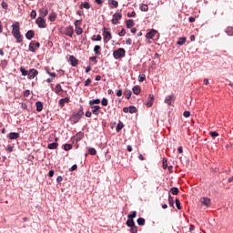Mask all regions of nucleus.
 Masks as SVG:
<instances>
[{"instance_id": "15", "label": "nucleus", "mask_w": 233, "mask_h": 233, "mask_svg": "<svg viewBox=\"0 0 233 233\" xmlns=\"http://www.w3.org/2000/svg\"><path fill=\"white\" fill-rule=\"evenodd\" d=\"M8 139H19V133L16 132H11L7 135Z\"/></svg>"}, {"instance_id": "57", "label": "nucleus", "mask_w": 233, "mask_h": 233, "mask_svg": "<svg viewBox=\"0 0 233 233\" xmlns=\"http://www.w3.org/2000/svg\"><path fill=\"white\" fill-rule=\"evenodd\" d=\"M90 83H92V79L87 78V79L85 81V86H88V85H90Z\"/></svg>"}, {"instance_id": "12", "label": "nucleus", "mask_w": 233, "mask_h": 233, "mask_svg": "<svg viewBox=\"0 0 233 233\" xmlns=\"http://www.w3.org/2000/svg\"><path fill=\"white\" fill-rule=\"evenodd\" d=\"M69 61L73 66H77V65L79 64V60H77V58H76V56H69Z\"/></svg>"}, {"instance_id": "5", "label": "nucleus", "mask_w": 233, "mask_h": 233, "mask_svg": "<svg viewBox=\"0 0 233 233\" xmlns=\"http://www.w3.org/2000/svg\"><path fill=\"white\" fill-rule=\"evenodd\" d=\"M40 46L41 44H39V42L31 41L29 44V52H35Z\"/></svg>"}, {"instance_id": "18", "label": "nucleus", "mask_w": 233, "mask_h": 233, "mask_svg": "<svg viewBox=\"0 0 233 233\" xmlns=\"http://www.w3.org/2000/svg\"><path fill=\"white\" fill-rule=\"evenodd\" d=\"M35 35V33L34 32V30H29V31H27V33L25 34V37H26V39H28L29 41H30V39H32Z\"/></svg>"}, {"instance_id": "59", "label": "nucleus", "mask_w": 233, "mask_h": 233, "mask_svg": "<svg viewBox=\"0 0 233 233\" xmlns=\"http://www.w3.org/2000/svg\"><path fill=\"white\" fill-rule=\"evenodd\" d=\"M183 116H184V117H190V112L189 111H185L183 113Z\"/></svg>"}, {"instance_id": "31", "label": "nucleus", "mask_w": 233, "mask_h": 233, "mask_svg": "<svg viewBox=\"0 0 233 233\" xmlns=\"http://www.w3.org/2000/svg\"><path fill=\"white\" fill-rule=\"evenodd\" d=\"M101 103V100L99 98L93 99L89 101V105L92 106V105H99Z\"/></svg>"}, {"instance_id": "63", "label": "nucleus", "mask_w": 233, "mask_h": 233, "mask_svg": "<svg viewBox=\"0 0 233 233\" xmlns=\"http://www.w3.org/2000/svg\"><path fill=\"white\" fill-rule=\"evenodd\" d=\"M2 8H5V9H6V8H8V4H6L5 2H2Z\"/></svg>"}, {"instance_id": "62", "label": "nucleus", "mask_w": 233, "mask_h": 233, "mask_svg": "<svg viewBox=\"0 0 233 233\" xmlns=\"http://www.w3.org/2000/svg\"><path fill=\"white\" fill-rule=\"evenodd\" d=\"M61 181H63V177L58 176V177H56V183H61Z\"/></svg>"}, {"instance_id": "30", "label": "nucleus", "mask_w": 233, "mask_h": 233, "mask_svg": "<svg viewBox=\"0 0 233 233\" xmlns=\"http://www.w3.org/2000/svg\"><path fill=\"white\" fill-rule=\"evenodd\" d=\"M80 8H86V10H90V3L85 2L84 4L80 5Z\"/></svg>"}, {"instance_id": "32", "label": "nucleus", "mask_w": 233, "mask_h": 233, "mask_svg": "<svg viewBox=\"0 0 233 233\" xmlns=\"http://www.w3.org/2000/svg\"><path fill=\"white\" fill-rule=\"evenodd\" d=\"M170 192L173 196H177V194H179V189L177 187H172Z\"/></svg>"}, {"instance_id": "46", "label": "nucleus", "mask_w": 233, "mask_h": 233, "mask_svg": "<svg viewBox=\"0 0 233 233\" xmlns=\"http://www.w3.org/2000/svg\"><path fill=\"white\" fill-rule=\"evenodd\" d=\"M30 17L31 19H35V17H37V13L35 12V10L31 11Z\"/></svg>"}, {"instance_id": "52", "label": "nucleus", "mask_w": 233, "mask_h": 233, "mask_svg": "<svg viewBox=\"0 0 233 233\" xmlns=\"http://www.w3.org/2000/svg\"><path fill=\"white\" fill-rule=\"evenodd\" d=\"M111 5H113L115 8H117L119 6V3L116 0H111Z\"/></svg>"}, {"instance_id": "35", "label": "nucleus", "mask_w": 233, "mask_h": 233, "mask_svg": "<svg viewBox=\"0 0 233 233\" xmlns=\"http://www.w3.org/2000/svg\"><path fill=\"white\" fill-rule=\"evenodd\" d=\"M140 10H141V12H148V5H145V4H142L140 5Z\"/></svg>"}, {"instance_id": "1", "label": "nucleus", "mask_w": 233, "mask_h": 233, "mask_svg": "<svg viewBox=\"0 0 233 233\" xmlns=\"http://www.w3.org/2000/svg\"><path fill=\"white\" fill-rule=\"evenodd\" d=\"M12 35L16 39V43H23V35L19 30V22L12 25Z\"/></svg>"}, {"instance_id": "29", "label": "nucleus", "mask_w": 233, "mask_h": 233, "mask_svg": "<svg viewBox=\"0 0 233 233\" xmlns=\"http://www.w3.org/2000/svg\"><path fill=\"white\" fill-rule=\"evenodd\" d=\"M126 25H127V28H132V26H134V25H135L134 20H132V19L127 20Z\"/></svg>"}, {"instance_id": "61", "label": "nucleus", "mask_w": 233, "mask_h": 233, "mask_svg": "<svg viewBox=\"0 0 233 233\" xmlns=\"http://www.w3.org/2000/svg\"><path fill=\"white\" fill-rule=\"evenodd\" d=\"M116 96L117 97H121L123 96V90L119 89L117 92H116Z\"/></svg>"}, {"instance_id": "23", "label": "nucleus", "mask_w": 233, "mask_h": 233, "mask_svg": "<svg viewBox=\"0 0 233 233\" xmlns=\"http://www.w3.org/2000/svg\"><path fill=\"white\" fill-rule=\"evenodd\" d=\"M132 90L136 96H139V94H141V88L139 86H135Z\"/></svg>"}, {"instance_id": "42", "label": "nucleus", "mask_w": 233, "mask_h": 233, "mask_svg": "<svg viewBox=\"0 0 233 233\" xmlns=\"http://www.w3.org/2000/svg\"><path fill=\"white\" fill-rule=\"evenodd\" d=\"M226 33L228 34V35L232 36L233 35V28L232 27H228L226 29Z\"/></svg>"}, {"instance_id": "39", "label": "nucleus", "mask_w": 233, "mask_h": 233, "mask_svg": "<svg viewBox=\"0 0 233 233\" xmlns=\"http://www.w3.org/2000/svg\"><path fill=\"white\" fill-rule=\"evenodd\" d=\"M136 112H137V108H136V106H129V113L130 114H136Z\"/></svg>"}, {"instance_id": "40", "label": "nucleus", "mask_w": 233, "mask_h": 233, "mask_svg": "<svg viewBox=\"0 0 233 233\" xmlns=\"http://www.w3.org/2000/svg\"><path fill=\"white\" fill-rule=\"evenodd\" d=\"M64 150L68 152V150H72V144H66L64 145Z\"/></svg>"}, {"instance_id": "53", "label": "nucleus", "mask_w": 233, "mask_h": 233, "mask_svg": "<svg viewBox=\"0 0 233 233\" xmlns=\"http://www.w3.org/2000/svg\"><path fill=\"white\" fill-rule=\"evenodd\" d=\"M127 34V31L125 30V28H122V30L118 33V35L120 37H123V35H125Z\"/></svg>"}, {"instance_id": "20", "label": "nucleus", "mask_w": 233, "mask_h": 233, "mask_svg": "<svg viewBox=\"0 0 233 233\" xmlns=\"http://www.w3.org/2000/svg\"><path fill=\"white\" fill-rule=\"evenodd\" d=\"M36 112H43V102L37 101L35 103Z\"/></svg>"}, {"instance_id": "19", "label": "nucleus", "mask_w": 233, "mask_h": 233, "mask_svg": "<svg viewBox=\"0 0 233 233\" xmlns=\"http://www.w3.org/2000/svg\"><path fill=\"white\" fill-rule=\"evenodd\" d=\"M57 147H59V144H57L56 142H53L47 145V148H49V150H56L57 149Z\"/></svg>"}, {"instance_id": "48", "label": "nucleus", "mask_w": 233, "mask_h": 233, "mask_svg": "<svg viewBox=\"0 0 233 233\" xmlns=\"http://www.w3.org/2000/svg\"><path fill=\"white\" fill-rule=\"evenodd\" d=\"M209 136L211 137H218V136H219V133L216 132V131H211V132H209Z\"/></svg>"}, {"instance_id": "56", "label": "nucleus", "mask_w": 233, "mask_h": 233, "mask_svg": "<svg viewBox=\"0 0 233 233\" xmlns=\"http://www.w3.org/2000/svg\"><path fill=\"white\" fill-rule=\"evenodd\" d=\"M74 170H77V165H73L72 167H71V168H69V171L70 172H74Z\"/></svg>"}, {"instance_id": "33", "label": "nucleus", "mask_w": 233, "mask_h": 233, "mask_svg": "<svg viewBox=\"0 0 233 233\" xmlns=\"http://www.w3.org/2000/svg\"><path fill=\"white\" fill-rule=\"evenodd\" d=\"M123 127H125V125H123L122 122H119L116 127V132H121V130H123Z\"/></svg>"}, {"instance_id": "51", "label": "nucleus", "mask_w": 233, "mask_h": 233, "mask_svg": "<svg viewBox=\"0 0 233 233\" xmlns=\"http://www.w3.org/2000/svg\"><path fill=\"white\" fill-rule=\"evenodd\" d=\"M130 232L131 233H137V226H132L131 228H130Z\"/></svg>"}, {"instance_id": "60", "label": "nucleus", "mask_w": 233, "mask_h": 233, "mask_svg": "<svg viewBox=\"0 0 233 233\" xmlns=\"http://www.w3.org/2000/svg\"><path fill=\"white\" fill-rule=\"evenodd\" d=\"M30 96V90L24 91V97H28Z\"/></svg>"}, {"instance_id": "58", "label": "nucleus", "mask_w": 233, "mask_h": 233, "mask_svg": "<svg viewBox=\"0 0 233 233\" xmlns=\"http://www.w3.org/2000/svg\"><path fill=\"white\" fill-rule=\"evenodd\" d=\"M6 150H7V152H14V147L8 145Z\"/></svg>"}, {"instance_id": "16", "label": "nucleus", "mask_w": 233, "mask_h": 233, "mask_svg": "<svg viewBox=\"0 0 233 233\" xmlns=\"http://www.w3.org/2000/svg\"><path fill=\"white\" fill-rule=\"evenodd\" d=\"M152 105H154V95H149V96L147 98V106L148 108H150V106H152Z\"/></svg>"}, {"instance_id": "14", "label": "nucleus", "mask_w": 233, "mask_h": 233, "mask_svg": "<svg viewBox=\"0 0 233 233\" xmlns=\"http://www.w3.org/2000/svg\"><path fill=\"white\" fill-rule=\"evenodd\" d=\"M66 35H68L69 37L74 35V27H72V25H69L66 28Z\"/></svg>"}, {"instance_id": "45", "label": "nucleus", "mask_w": 233, "mask_h": 233, "mask_svg": "<svg viewBox=\"0 0 233 233\" xmlns=\"http://www.w3.org/2000/svg\"><path fill=\"white\" fill-rule=\"evenodd\" d=\"M136 216H137V212L133 211L132 214L127 216V218H128V219H134V218H136Z\"/></svg>"}, {"instance_id": "3", "label": "nucleus", "mask_w": 233, "mask_h": 233, "mask_svg": "<svg viewBox=\"0 0 233 233\" xmlns=\"http://www.w3.org/2000/svg\"><path fill=\"white\" fill-rule=\"evenodd\" d=\"M38 28H46V20L38 16L35 20Z\"/></svg>"}, {"instance_id": "6", "label": "nucleus", "mask_w": 233, "mask_h": 233, "mask_svg": "<svg viewBox=\"0 0 233 233\" xmlns=\"http://www.w3.org/2000/svg\"><path fill=\"white\" fill-rule=\"evenodd\" d=\"M38 74H39V71H37V69H35V68L30 69L28 74H27V78L28 79H35V77H37Z\"/></svg>"}, {"instance_id": "34", "label": "nucleus", "mask_w": 233, "mask_h": 233, "mask_svg": "<svg viewBox=\"0 0 233 233\" xmlns=\"http://www.w3.org/2000/svg\"><path fill=\"white\" fill-rule=\"evenodd\" d=\"M88 154H90V156H96V154H97V151L94 147H89Z\"/></svg>"}, {"instance_id": "24", "label": "nucleus", "mask_w": 233, "mask_h": 233, "mask_svg": "<svg viewBox=\"0 0 233 233\" xmlns=\"http://www.w3.org/2000/svg\"><path fill=\"white\" fill-rule=\"evenodd\" d=\"M55 92L56 94H61V92H63V87L61 86V84H56V85Z\"/></svg>"}, {"instance_id": "38", "label": "nucleus", "mask_w": 233, "mask_h": 233, "mask_svg": "<svg viewBox=\"0 0 233 233\" xmlns=\"http://www.w3.org/2000/svg\"><path fill=\"white\" fill-rule=\"evenodd\" d=\"M75 32L76 35H81V34H83V28L76 27Z\"/></svg>"}, {"instance_id": "28", "label": "nucleus", "mask_w": 233, "mask_h": 233, "mask_svg": "<svg viewBox=\"0 0 233 233\" xmlns=\"http://www.w3.org/2000/svg\"><path fill=\"white\" fill-rule=\"evenodd\" d=\"M124 96H125L126 99H130V97H132V91L127 89L124 93Z\"/></svg>"}, {"instance_id": "8", "label": "nucleus", "mask_w": 233, "mask_h": 233, "mask_svg": "<svg viewBox=\"0 0 233 233\" xmlns=\"http://www.w3.org/2000/svg\"><path fill=\"white\" fill-rule=\"evenodd\" d=\"M121 17H123V15H121V13H115L113 15V19H112V24L113 25H117V23L119 22V19H121Z\"/></svg>"}, {"instance_id": "25", "label": "nucleus", "mask_w": 233, "mask_h": 233, "mask_svg": "<svg viewBox=\"0 0 233 233\" xmlns=\"http://www.w3.org/2000/svg\"><path fill=\"white\" fill-rule=\"evenodd\" d=\"M185 43H187V37H179L177 45H179L180 46L185 45Z\"/></svg>"}, {"instance_id": "27", "label": "nucleus", "mask_w": 233, "mask_h": 233, "mask_svg": "<svg viewBox=\"0 0 233 233\" xmlns=\"http://www.w3.org/2000/svg\"><path fill=\"white\" fill-rule=\"evenodd\" d=\"M126 225H127V226L129 227V228H130L136 226V222H134V219L128 218V219L127 220Z\"/></svg>"}, {"instance_id": "44", "label": "nucleus", "mask_w": 233, "mask_h": 233, "mask_svg": "<svg viewBox=\"0 0 233 233\" xmlns=\"http://www.w3.org/2000/svg\"><path fill=\"white\" fill-rule=\"evenodd\" d=\"M146 79H147V76H145V74L139 75V76H138V81H139L140 83H143V81H145Z\"/></svg>"}, {"instance_id": "36", "label": "nucleus", "mask_w": 233, "mask_h": 233, "mask_svg": "<svg viewBox=\"0 0 233 233\" xmlns=\"http://www.w3.org/2000/svg\"><path fill=\"white\" fill-rule=\"evenodd\" d=\"M137 225H139L140 227H143V225H145V218H137Z\"/></svg>"}, {"instance_id": "54", "label": "nucleus", "mask_w": 233, "mask_h": 233, "mask_svg": "<svg viewBox=\"0 0 233 233\" xmlns=\"http://www.w3.org/2000/svg\"><path fill=\"white\" fill-rule=\"evenodd\" d=\"M162 167L163 168H167V167H168V165L167 164V158H163Z\"/></svg>"}, {"instance_id": "22", "label": "nucleus", "mask_w": 233, "mask_h": 233, "mask_svg": "<svg viewBox=\"0 0 233 233\" xmlns=\"http://www.w3.org/2000/svg\"><path fill=\"white\" fill-rule=\"evenodd\" d=\"M48 19L51 21V23H54V21L57 19V14H56L55 12L51 13L48 16Z\"/></svg>"}, {"instance_id": "17", "label": "nucleus", "mask_w": 233, "mask_h": 233, "mask_svg": "<svg viewBox=\"0 0 233 233\" xmlns=\"http://www.w3.org/2000/svg\"><path fill=\"white\" fill-rule=\"evenodd\" d=\"M92 113L95 115V116H99V110H101V106H92Z\"/></svg>"}, {"instance_id": "11", "label": "nucleus", "mask_w": 233, "mask_h": 233, "mask_svg": "<svg viewBox=\"0 0 233 233\" xmlns=\"http://www.w3.org/2000/svg\"><path fill=\"white\" fill-rule=\"evenodd\" d=\"M80 119L81 118L76 114H74L70 116V121L73 125H76V123H79Z\"/></svg>"}, {"instance_id": "50", "label": "nucleus", "mask_w": 233, "mask_h": 233, "mask_svg": "<svg viewBox=\"0 0 233 233\" xmlns=\"http://www.w3.org/2000/svg\"><path fill=\"white\" fill-rule=\"evenodd\" d=\"M96 35H94V37L92 38V41H101L103 39V37L101 36V35H97L96 37Z\"/></svg>"}, {"instance_id": "37", "label": "nucleus", "mask_w": 233, "mask_h": 233, "mask_svg": "<svg viewBox=\"0 0 233 233\" xmlns=\"http://www.w3.org/2000/svg\"><path fill=\"white\" fill-rule=\"evenodd\" d=\"M168 204L169 207H174V197H172L171 195L168 196Z\"/></svg>"}, {"instance_id": "10", "label": "nucleus", "mask_w": 233, "mask_h": 233, "mask_svg": "<svg viewBox=\"0 0 233 233\" xmlns=\"http://www.w3.org/2000/svg\"><path fill=\"white\" fill-rule=\"evenodd\" d=\"M172 101H176V96L174 95H171L166 97V99L164 100V103H166L167 105H172Z\"/></svg>"}, {"instance_id": "2", "label": "nucleus", "mask_w": 233, "mask_h": 233, "mask_svg": "<svg viewBox=\"0 0 233 233\" xmlns=\"http://www.w3.org/2000/svg\"><path fill=\"white\" fill-rule=\"evenodd\" d=\"M127 54V51L124 48H118L113 52V57L116 59H123Z\"/></svg>"}, {"instance_id": "26", "label": "nucleus", "mask_w": 233, "mask_h": 233, "mask_svg": "<svg viewBox=\"0 0 233 233\" xmlns=\"http://www.w3.org/2000/svg\"><path fill=\"white\" fill-rule=\"evenodd\" d=\"M94 52L96 56H101V46H95Z\"/></svg>"}, {"instance_id": "9", "label": "nucleus", "mask_w": 233, "mask_h": 233, "mask_svg": "<svg viewBox=\"0 0 233 233\" xmlns=\"http://www.w3.org/2000/svg\"><path fill=\"white\" fill-rule=\"evenodd\" d=\"M156 34H157V31H156V29H151L148 33L146 34V38L154 39Z\"/></svg>"}, {"instance_id": "64", "label": "nucleus", "mask_w": 233, "mask_h": 233, "mask_svg": "<svg viewBox=\"0 0 233 233\" xmlns=\"http://www.w3.org/2000/svg\"><path fill=\"white\" fill-rule=\"evenodd\" d=\"M126 45H132V40L130 38H127L126 40Z\"/></svg>"}, {"instance_id": "7", "label": "nucleus", "mask_w": 233, "mask_h": 233, "mask_svg": "<svg viewBox=\"0 0 233 233\" xmlns=\"http://www.w3.org/2000/svg\"><path fill=\"white\" fill-rule=\"evenodd\" d=\"M38 14H39V16L38 17H41V18H44L46 17V15H48V8L46 7H42L38 10Z\"/></svg>"}, {"instance_id": "55", "label": "nucleus", "mask_w": 233, "mask_h": 233, "mask_svg": "<svg viewBox=\"0 0 233 233\" xmlns=\"http://www.w3.org/2000/svg\"><path fill=\"white\" fill-rule=\"evenodd\" d=\"M127 17H136V11H133L131 13H127Z\"/></svg>"}, {"instance_id": "4", "label": "nucleus", "mask_w": 233, "mask_h": 233, "mask_svg": "<svg viewBox=\"0 0 233 233\" xmlns=\"http://www.w3.org/2000/svg\"><path fill=\"white\" fill-rule=\"evenodd\" d=\"M104 43H108L112 39V34L110 31H106V27L103 28Z\"/></svg>"}, {"instance_id": "21", "label": "nucleus", "mask_w": 233, "mask_h": 233, "mask_svg": "<svg viewBox=\"0 0 233 233\" xmlns=\"http://www.w3.org/2000/svg\"><path fill=\"white\" fill-rule=\"evenodd\" d=\"M201 203H202V205H205V207H208L210 205L211 201H210V198H203L201 199Z\"/></svg>"}, {"instance_id": "43", "label": "nucleus", "mask_w": 233, "mask_h": 233, "mask_svg": "<svg viewBox=\"0 0 233 233\" xmlns=\"http://www.w3.org/2000/svg\"><path fill=\"white\" fill-rule=\"evenodd\" d=\"M20 72L22 76H28V71H26V69H25L23 66L20 67Z\"/></svg>"}, {"instance_id": "49", "label": "nucleus", "mask_w": 233, "mask_h": 233, "mask_svg": "<svg viewBox=\"0 0 233 233\" xmlns=\"http://www.w3.org/2000/svg\"><path fill=\"white\" fill-rule=\"evenodd\" d=\"M101 104L103 106H108V99L103 98Z\"/></svg>"}, {"instance_id": "13", "label": "nucleus", "mask_w": 233, "mask_h": 233, "mask_svg": "<svg viewBox=\"0 0 233 233\" xmlns=\"http://www.w3.org/2000/svg\"><path fill=\"white\" fill-rule=\"evenodd\" d=\"M65 103H70V98L69 97H65V98H61L58 101V105L61 108H63V106H65Z\"/></svg>"}, {"instance_id": "47", "label": "nucleus", "mask_w": 233, "mask_h": 233, "mask_svg": "<svg viewBox=\"0 0 233 233\" xmlns=\"http://www.w3.org/2000/svg\"><path fill=\"white\" fill-rule=\"evenodd\" d=\"M176 207L178 210H181V202H179V199L176 198L175 200Z\"/></svg>"}, {"instance_id": "41", "label": "nucleus", "mask_w": 233, "mask_h": 233, "mask_svg": "<svg viewBox=\"0 0 233 233\" xmlns=\"http://www.w3.org/2000/svg\"><path fill=\"white\" fill-rule=\"evenodd\" d=\"M76 115L78 116L80 118L83 117V116L85 115V113L83 112V107H80Z\"/></svg>"}]
</instances>
